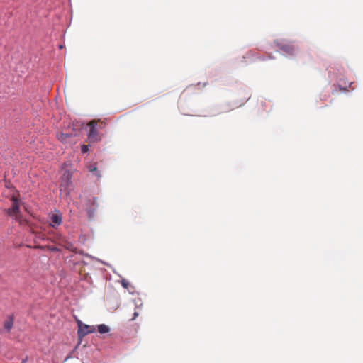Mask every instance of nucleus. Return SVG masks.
<instances>
[{
    "instance_id": "2",
    "label": "nucleus",
    "mask_w": 363,
    "mask_h": 363,
    "mask_svg": "<svg viewBox=\"0 0 363 363\" xmlns=\"http://www.w3.org/2000/svg\"><path fill=\"white\" fill-rule=\"evenodd\" d=\"M78 326V336L80 339L85 337L86 335L93 333L96 331V328L94 325H89L83 323L80 320L77 319Z\"/></svg>"
},
{
    "instance_id": "13",
    "label": "nucleus",
    "mask_w": 363,
    "mask_h": 363,
    "mask_svg": "<svg viewBox=\"0 0 363 363\" xmlns=\"http://www.w3.org/2000/svg\"><path fill=\"white\" fill-rule=\"evenodd\" d=\"M129 285V283L125 281V280H123L122 281V286L124 287V288H126L128 289V286Z\"/></svg>"
},
{
    "instance_id": "11",
    "label": "nucleus",
    "mask_w": 363,
    "mask_h": 363,
    "mask_svg": "<svg viewBox=\"0 0 363 363\" xmlns=\"http://www.w3.org/2000/svg\"><path fill=\"white\" fill-rule=\"evenodd\" d=\"M81 150L82 153H86L89 151V145H83L81 147Z\"/></svg>"
},
{
    "instance_id": "5",
    "label": "nucleus",
    "mask_w": 363,
    "mask_h": 363,
    "mask_svg": "<svg viewBox=\"0 0 363 363\" xmlns=\"http://www.w3.org/2000/svg\"><path fill=\"white\" fill-rule=\"evenodd\" d=\"M50 226L56 228L62 223V216L58 213L52 214L50 217Z\"/></svg>"
},
{
    "instance_id": "10",
    "label": "nucleus",
    "mask_w": 363,
    "mask_h": 363,
    "mask_svg": "<svg viewBox=\"0 0 363 363\" xmlns=\"http://www.w3.org/2000/svg\"><path fill=\"white\" fill-rule=\"evenodd\" d=\"M70 137V135L69 134H66V133H60L59 135H58V138L60 140H61L62 142H65L67 138H69Z\"/></svg>"
},
{
    "instance_id": "1",
    "label": "nucleus",
    "mask_w": 363,
    "mask_h": 363,
    "mask_svg": "<svg viewBox=\"0 0 363 363\" xmlns=\"http://www.w3.org/2000/svg\"><path fill=\"white\" fill-rule=\"evenodd\" d=\"M11 201L12 206L10 208L7 210V214L9 216L13 217L15 219V220L19 223L21 225L26 224L27 223L26 220L23 218V215L21 213L20 211V200L13 196Z\"/></svg>"
},
{
    "instance_id": "7",
    "label": "nucleus",
    "mask_w": 363,
    "mask_h": 363,
    "mask_svg": "<svg viewBox=\"0 0 363 363\" xmlns=\"http://www.w3.org/2000/svg\"><path fill=\"white\" fill-rule=\"evenodd\" d=\"M281 50L289 55H293L295 51V47L292 45L286 44L281 47Z\"/></svg>"
},
{
    "instance_id": "9",
    "label": "nucleus",
    "mask_w": 363,
    "mask_h": 363,
    "mask_svg": "<svg viewBox=\"0 0 363 363\" xmlns=\"http://www.w3.org/2000/svg\"><path fill=\"white\" fill-rule=\"evenodd\" d=\"M97 329L101 334L108 333L110 330L109 328L105 324L99 325Z\"/></svg>"
},
{
    "instance_id": "12",
    "label": "nucleus",
    "mask_w": 363,
    "mask_h": 363,
    "mask_svg": "<svg viewBox=\"0 0 363 363\" xmlns=\"http://www.w3.org/2000/svg\"><path fill=\"white\" fill-rule=\"evenodd\" d=\"M65 247L71 251H74V247L71 243H68Z\"/></svg>"
},
{
    "instance_id": "3",
    "label": "nucleus",
    "mask_w": 363,
    "mask_h": 363,
    "mask_svg": "<svg viewBox=\"0 0 363 363\" xmlns=\"http://www.w3.org/2000/svg\"><path fill=\"white\" fill-rule=\"evenodd\" d=\"M98 123L99 121L93 120L88 123V125L89 127L88 139L91 143H95L101 140V137L96 128V126L98 125Z\"/></svg>"
},
{
    "instance_id": "4",
    "label": "nucleus",
    "mask_w": 363,
    "mask_h": 363,
    "mask_svg": "<svg viewBox=\"0 0 363 363\" xmlns=\"http://www.w3.org/2000/svg\"><path fill=\"white\" fill-rule=\"evenodd\" d=\"M69 174L68 173L67 179L66 181H63L60 186V194H65V196L69 195V186L70 185V181H69Z\"/></svg>"
},
{
    "instance_id": "6",
    "label": "nucleus",
    "mask_w": 363,
    "mask_h": 363,
    "mask_svg": "<svg viewBox=\"0 0 363 363\" xmlns=\"http://www.w3.org/2000/svg\"><path fill=\"white\" fill-rule=\"evenodd\" d=\"M14 324V318L13 315L9 316L4 323V328L8 331L10 332L12 329Z\"/></svg>"
},
{
    "instance_id": "8",
    "label": "nucleus",
    "mask_w": 363,
    "mask_h": 363,
    "mask_svg": "<svg viewBox=\"0 0 363 363\" xmlns=\"http://www.w3.org/2000/svg\"><path fill=\"white\" fill-rule=\"evenodd\" d=\"M87 168L89 172L94 173V174L96 175V177H101L99 172L98 171L96 163L88 165Z\"/></svg>"
},
{
    "instance_id": "15",
    "label": "nucleus",
    "mask_w": 363,
    "mask_h": 363,
    "mask_svg": "<svg viewBox=\"0 0 363 363\" xmlns=\"http://www.w3.org/2000/svg\"><path fill=\"white\" fill-rule=\"evenodd\" d=\"M103 126H102V123H101L99 125V128H102Z\"/></svg>"
},
{
    "instance_id": "14",
    "label": "nucleus",
    "mask_w": 363,
    "mask_h": 363,
    "mask_svg": "<svg viewBox=\"0 0 363 363\" xmlns=\"http://www.w3.org/2000/svg\"><path fill=\"white\" fill-rule=\"evenodd\" d=\"M138 315V313L137 312H135L134 313V317L133 318V319H135L136 316Z\"/></svg>"
}]
</instances>
